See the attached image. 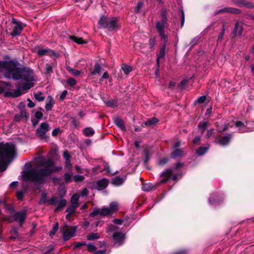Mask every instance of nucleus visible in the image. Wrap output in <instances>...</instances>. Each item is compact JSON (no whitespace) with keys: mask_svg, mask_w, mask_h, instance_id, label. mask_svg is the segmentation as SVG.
<instances>
[{"mask_svg":"<svg viewBox=\"0 0 254 254\" xmlns=\"http://www.w3.org/2000/svg\"><path fill=\"white\" fill-rule=\"evenodd\" d=\"M62 168V166L56 167L52 159H43L40 162L38 166L29 169L23 173V180L24 181L42 184L46 181L48 177Z\"/></svg>","mask_w":254,"mask_h":254,"instance_id":"1","label":"nucleus"},{"mask_svg":"<svg viewBox=\"0 0 254 254\" xmlns=\"http://www.w3.org/2000/svg\"><path fill=\"white\" fill-rule=\"evenodd\" d=\"M13 64L11 66L6 77L14 80L22 79L26 82H34L35 79L33 70L28 67H21L19 66L18 62L13 61Z\"/></svg>","mask_w":254,"mask_h":254,"instance_id":"2","label":"nucleus"},{"mask_svg":"<svg viewBox=\"0 0 254 254\" xmlns=\"http://www.w3.org/2000/svg\"><path fill=\"white\" fill-rule=\"evenodd\" d=\"M162 19L160 21H158L156 23V29L159 36L161 39L164 40V44L160 49L159 54L157 59V63L159 64L160 59H163L165 56V50L166 47V44L168 42V36L165 34L164 28L167 26V19L166 14L165 11L161 13Z\"/></svg>","mask_w":254,"mask_h":254,"instance_id":"3","label":"nucleus"},{"mask_svg":"<svg viewBox=\"0 0 254 254\" xmlns=\"http://www.w3.org/2000/svg\"><path fill=\"white\" fill-rule=\"evenodd\" d=\"M15 153V146L11 143L0 144V169L1 171L5 170V164L10 162Z\"/></svg>","mask_w":254,"mask_h":254,"instance_id":"4","label":"nucleus"},{"mask_svg":"<svg viewBox=\"0 0 254 254\" xmlns=\"http://www.w3.org/2000/svg\"><path fill=\"white\" fill-rule=\"evenodd\" d=\"M34 86V82H26L16 85V89L11 91H6L4 93L5 97H17L25 93L27 90Z\"/></svg>","mask_w":254,"mask_h":254,"instance_id":"5","label":"nucleus"},{"mask_svg":"<svg viewBox=\"0 0 254 254\" xmlns=\"http://www.w3.org/2000/svg\"><path fill=\"white\" fill-rule=\"evenodd\" d=\"M98 26L99 28H104L109 30H113L117 27V19L102 16L98 22Z\"/></svg>","mask_w":254,"mask_h":254,"instance_id":"6","label":"nucleus"},{"mask_svg":"<svg viewBox=\"0 0 254 254\" xmlns=\"http://www.w3.org/2000/svg\"><path fill=\"white\" fill-rule=\"evenodd\" d=\"M118 227L113 225L109 226L107 229V232H113V240L116 242L118 246L123 244L125 238V233L122 231H118Z\"/></svg>","mask_w":254,"mask_h":254,"instance_id":"7","label":"nucleus"},{"mask_svg":"<svg viewBox=\"0 0 254 254\" xmlns=\"http://www.w3.org/2000/svg\"><path fill=\"white\" fill-rule=\"evenodd\" d=\"M61 229L63 233V238L64 240L67 241L71 237L75 236L76 231V227H70L65 225L63 226H62Z\"/></svg>","mask_w":254,"mask_h":254,"instance_id":"8","label":"nucleus"},{"mask_svg":"<svg viewBox=\"0 0 254 254\" xmlns=\"http://www.w3.org/2000/svg\"><path fill=\"white\" fill-rule=\"evenodd\" d=\"M12 23L14 24L13 30L10 35L12 37H14L20 34L24 27L22 23L20 21H17L15 18H12Z\"/></svg>","mask_w":254,"mask_h":254,"instance_id":"9","label":"nucleus"},{"mask_svg":"<svg viewBox=\"0 0 254 254\" xmlns=\"http://www.w3.org/2000/svg\"><path fill=\"white\" fill-rule=\"evenodd\" d=\"M50 126L47 123L41 124L39 127L37 129L36 132L38 136L41 138L45 137L46 133L49 130Z\"/></svg>","mask_w":254,"mask_h":254,"instance_id":"10","label":"nucleus"},{"mask_svg":"<svg viewBox=\"0 0 254 254\" xmlns=\"http://www.w3.org/2000/svg\"><path fill=\"white\" fill-rule=\"evenodd\" d=\"M161 176L167 177V179H163L162 180H161V183H162L166 182L169 179H171L174 181L177 180L179 174H174L173 173V170L170 169L162 172L161 174Z\"/></svg>","mask_w":254,"mask_h":254,"instance_id":"11","label":"nucleus"},{"mask_svg":"<svg viewBox=\"0 0 254 254\" xmlns=\"http://www.w3.org/2000/svg\"><path fill=\"white\" fill-rule=\"evenodd\" d=\"M110 214L111 213L109 208L103 207L101 208H95L93 211L90 213V216L93 217L98 214H100L102 216H106Z\"/></svg>","mask_w":254,"mask_h":254,"instance_id":"12","label":"nucleus"},{"mask_svg":"<svg viewBox=\"0 0 254 254\" xmlns=\"http://www.w3.org/2000/svg\"><path fill=\"white\" fill-rule=\"evenodd\" d=\"M253 123H247L246 126L244 123L241 121H237L236 123V126L238 127H241L240 128V130L241 132H245L247 131H252V129L251 128V126L252 124H253Z\"/></svg>","mask_w":254,"mask_h":254,"instance_id":"13","label":"nucleus"},{"mask_svg":"<svg viewBox=\"0 0 254 254\" xmlns=\"http://www.w3.org/2000/svg\"><path fill=\"white\" fill-rule=\"evenodd\" d=\"M232 138V135L228 134L224 136L221 139H219L218 138H216L215 142L217 144H219L222 146L227 145L230 142Z\"/></svg>","mask_w":254,"mask_h":254,"instance_id":"14","label":"nucleus"},{"mask_svg":"<svg viewBox=\"0 0 254 254\" xmlns=\"http://www.w3.org/2000/svg\"><path fill=\"white\" fill-rule=\"evenodd\" d=\"M222 200V197L218 193L212 194L209 198V202L211 205L218 204Z\"/></svg>","mask_w":254,"mask_h":254,"instance_id":"15","label":"nucleus"},{"mask_svg":"<svg viewBox=\"0 0 254 254\" xmlns=\"http://www.w3.org/2000/svg\"><path fill=\"white\" fill-rule=\"evenodd\" d=\"M13 64V61H0V67L4 68L5 69V76L6 74L9 72L11 66Z\"/></svg>","mask_w":254,"mask_h":254,"instance_id":"16","label":"nucleus"},{"mask_svg":"<svg viewBox=\"0 0 254 254\" xmlns=\"http://www.w3.org/2000/svg\"><path fill=\"white\" fill-rule=\"evenodd\" d=\"M108 184L109 181L107 179H101L96 182V186L95 187L98 190H103L108 186Z\"/></svg>","mask_w":254,"mask_h":254,"instance_id":"17","label":"nucleus"},{"mask_svg":"<svg viewBox=\"0 0 254 254\" xmlns=\"http://www.w3.org/2000/svg\"><path fill=\"white\" fill-rule=\"evenodd\" d=\"M37 54L40 56H43L45 55H56V53L54 51L51 50L50 49H39L37 51Z\"/></svg>","mask_w":254,"mask_h":254,"instance_id":"18","label":"nucleus"},{"mask_svg":"<svg viewBox=\"0 0 254 254\" xmlns=\"http://www.w3.org/2000/svg\"><path fill=\"white\" fill-rule=\"evenodd\" d=\"M102 70V68L101 65L99 64L96 63L94 66L93 69L91 71L90 74L91 76H98L100 74Z\"/></svg>","mask_w":254,"mask_h":254,"instance_id":"19","label":"nucleus"},{"mask_svg":"<svg viewBox=\"0 0 254 254\" xmlns=\"http://www.w3.org/2000/svg\"><path fill=\"white\" fill-rule=\"evenodd\" d=\"M185 153L183 150L180 149H177L172 152L171 157L173 158H177L183 157L185 156Z\"/></svg>","mask_w":254,"mask_h":254,"instance_id":"20","label":"nucleus"},{"mask_svg":"<svg viewBox=\"0 0 254 254\" xmlns=\"http://www.w3.org/2000/svg\"><path fill=\"white\" fill-rule=\"evenodd\" d=\"M242 32L243 29L242 25H240V23L239 22H237L235 25V27L233 31V33L234 35L238 34V35L240 36L242 35Z\"/></svg>","mask_w":254,"mask_h":254,"instance_id":"21","label":"nucleus"},{"mask_svg":"<svg viewBox=\"0 0 254 254\" xmlns=\"http://www.w3.org/2000/svg\"><path fill=\"white\" fill-rule=\"evenodd\" d=\"M115 124L122 130L125 131L126 130V127L124 125L123 121L120 118H117L114 120Z\"/></svg>","mask_w":254,"mask_h":254,"instance_id":"22","label":"nucleus"},{"mask_svg":"<svg viewBox=\"0 0 254 254\" xmlns=\"http://www.w3.org/2000/svg\"><path fill=\"white\" fill-rule=\"evenodd\" d=\"M49 100L46 102L45 109L47 111L52 110L54 105L55 104L54 100L51 97H49Z\"/></svg>","mask_w":254,"mask_h":254,"instance_id":"23","label":"nucleus"},{"mask_svg":"<svg viewBox=\"0 0 254 254\" xmlns=\"http://www.w3.org/2000/svg\"><path fill=\"white\" fill-rule=\"evenodd\" d=\"M69 39L78 44H86L87 43V41L86 40H83L82 38L77 37L74 36H69Z\"/></svg>","mask_w":254,"mask_h":254,"instance_id":"24","label":"nucleus"},{"mask_svg":"<svg viewBox=\"0 0 254 254\" xmlns=\"http://www.w3.org/2000/svg\"><path fill=\"white\" fill-rule=\"evenodd\" d=\"M222 12H228L230 13H240V11L239 9L234 8H225L224 9H222L220 10L217 13Z\"/></svg>","mask_w":254,"mask_h":254,"instance_id":"25","label":"nucleus"},{"mask_svg":"<svg viewBox=\"0 0 254 254\" xmlns=\"http://www.w3.org/2000/svg\"><path fill=\"white\" fill-rule=\"evenodd\" d=\"M209 145H207L206 147H200L196 151V154L198 156H201L204 155L208 150Z\"/></svg>","mask_w":254,"mask_h":254,"instance_id":"26","label":"nucleus"},{"mask_svg":"<svg viewBox=\"0 0 254 254\" xmlns=\"http://www.w3.org/2000/svg\"><path fill=\"white\" fill-rule=\"evenodd\" d=\"M155 186H153L151 184H145L142 187V190L144 191H150L155 190Z\"/></svg>","mask_w":254,"mask_h":254,"instance_id":"27","label":"nucleus"},{"mask_svg":"<svg viewBox=\"0 0 254 254\" xmlns=\"http://www.w3.org/2000/svg\"><path fill=\"white\" fill-rule=\"evenodd\" d=\"M79 198V195L78 194H74L70 199V201L72 205H75L76 206H78V199Z\"/></svg>","mask_w":254,"mask_h":254,"instance_id":"28","label":"nucleus"},{"mask_svg":"<svg viewBox=\"0 0 254 254\" xmlns=\"http://www.w3.org/2000/svg\"><path fill=\"white\" fill-rule=\"evenodd\" d=\"M66 201L65 199H61L58 202L57 207L55 210V211H58L60 209H63L66 205Z\"/></svg>","mask_w":254,"mask_h":254,"instance_id":"29","label":"nucleus"},{"mask_svg":"<svg viewBox=\"0 0 254 254\" xmlns=\"http://www.w3.org/2000/svg\"><path fill=\"white\" fill-rule=\"evenodd\" d=\"M111 213L115 212L118 208V204L116 202H112L109 204L108 207Z\"/></svg>","mask_w":254,"mask_h":254,"instance_id":"30","label":"nucleus"},{"mask_svg":"<svg viewBox=\"0 0 254 254\" xmlns=\"http://www.w3.org/2000/svg\"><path fill=\"white\" fill-rule=\"evenodd\" d=\"M123 182L124 180L123 178L117 176L113 179L112 183L115 186H120L123 184Z\"/></svg>","mask_w":254,"mask_h":254,"instance_id":"31","label":"nucleus"},{"mask_svg":"<svg viewBox=\"0 0 254 254\" xmlns=\"http://www.w3.org/2000/svg\"><path fill=\"white\" fill-rule=\"evenodd\" d=\"M66 68L67 70L73 76H78L80 73V71L73 69L70 66H67Z\"/></svg>","mask_w":254,"mask_h":254,"instance_id":"32","label":"nucleus"},{"mask_svg":"<svg viewBox=\"0 0 254 254\" xmlns=\"http://www.w3.org/2000/svg\"><path fill=\"white\" fill-rule=\"evenodd\" d=\"M83 132L87 136H92L94 133V130L91 127H87L83 129Z\"/></svg>","mask_w":254,"mask_h":254,"instance_id":"33","label":"nucleus"},{"mask_svg":"<svg viewBox=\"0 0 254 254\" xmlns=\"http://www.w3.org/2000/svg\"><path fill=\"white\" fill-rule=\"evenodd\" d=\"M99 238V235L97 233H92L89 234L87 236L88 240H94Z\"/></svg>","mask_w":254,"mask_h":254,"instance_id":"34","label":"nucleus"},{"mask_svg":"<svg viewBox=\"0 0 254 254\" xmlns=\"http://www.w3.org/2000/svg\"><path fill=\"white\" fill-rule=\"evenodd\" d=\"M158 122V120L155 118H152L145 123V125L147 126H151Z\"/></svg>","mask_w":254,"mask_h":254,"instance_id":"35","label":"nucleus"},{"mask_svg":"<svg viewBox=\"0 0 254 254\" xmlns=\"http://www.w3.org/2000/svg\"><path fill=\"white\" fill-rule=\"evenodd\" d=\"M208 123L206 122H203L200 123L198 126L199 129L201 130V133H203L205 129L207 127Z\"/></svg>","mask_w":254,"mask_h":254,"instance_id":"36","label":"nucleus"},{"mask_svg":"<svg viewBox=\"0 0 254 254\" xmlns=\"http://www.w3.org/2000/svg\"><path fill=\"white\" fill-rule=\"evenodd\" d=\"M235 2L239 6L249 7L250 5L244 0H236Z\"/></svg>","mask_w":254,"mask_h":254,"instance_id":"37","label":"nucleus"},{"mask_svg":"<svg viewBox=\"0 0 254 254\" xmlns=\"http://www.w3.org/2000/svg\"><path fill=\"white\" fill-rule=\"evenodd\" d=\"M122 68L124 73L127 75L132 70L131 67L127 65L126 64H123L122 66Z\"/></svg>","mask_w":254,"mask_h":254,"instance_id":"38","label":"nucleus"},{"mask_svg":"<svg viewBox=\"0 0 254 254\" xmlns=\"http://www.w3.org/2000/svg\"><path fill=\"white\" fill-rule=\"evenodd\" d=\"M54 65L52 64H47L45 66L46 73L47 74H50L53 72V68Z\"/></svg>","mask_w":254,"mask_h":254,"instance_id":"39","label":"nucleus"},{"mask_svg":"<svg viewBox=\"0 0 254 254\" xmlns=\"http://www.w3.org/2000/svg\"><path fill=\"white\" fill-rule=\"evenodd\" d=\"M78 206H76L75 205H71L69 207H68L67 209H66V211L68 213V215H71L72 214H73L75 210V209Z\"/></svg>","mask_w":254,"mask_h":254,"instance_id":"40","label":"nucleus"},{"mask_svg":"<svg viewBox=\"0 0 254 254\" xmlns=\"http://www.w3.org/2000/svg\"><path fill=\"white\" fill-rule=\"evenodd\" d=\"M58 229H59V224L58 223H56L54 225L52 230L50 232V236H53L56 233V232L58 231Z\"/></svg>","mask_w":254,"mask_h":254,"instance_id":"41","label":"nucleus"},{"mask_svg":"<svg viewBox=\"0 0 254 254\" xmlns=\"http://www.w3.org/2000/svg\"><path fill=\"white\" fill-rule=\"evenodd\" d=\"M35 98L39 102L44 100V97L42 95L41 92H39L34 95Z\"/></svg>","mask_w":254,"mask_h":254,"instance_id":"42","label":"nucleus"},{"mask_svg":"<svg viewBox=\"0 0 254 254\" xmlns=\"http://www.w3.org/2000/svg\"><path fill=\"white\" fill-rule=\"evenodd\" d=\"M64 179L66 183H69L72 181L71 175L69 173H66L64 175Z\"/></svg>","mask_w":254,"mask_h":254,"instance_id":"43","label":"nucleus"},{"mask_svg":"<svg viewBox=\"0 0 254 254\" xmlns=\"http://www.w3.org/2000/svg\"><path fill=\"white\" fill-rule=\"evenodd\" d=\"M84 179V177L82 175H75L73 178V180L75 182H82Z\"/></svg>","mask_w":254,"mask_h":254,"instance_id":"44","label":"nucleus"},{"mask_svg":"<svg viewBox=\"0 0 254 254\" xmlns=\"http://www.w3.org/2000/svg\"><path fill=\"white\" fill-rule=\"evenodd\" d=\"M10 233L12 235H14L11 237V239H15L17 237L18 234L17 228H16L15 227H13L11 229Z\"/></svg>","mask_w":254,"mask_h":254,"instance_id":"45","label":"nucleus"},{"mask_svg":"<svg viewBox=\"0 0 254 254\" xmlns=\"http://www.w3.org/2000/svg\"><path fill=\"white\" fill-rule=\"evenodd\" d=\"M216 126L217 127V129L219 132H223V131H225L226 130H227L228 128V127L227 125H224V126H223L222 127H219L217 125V123H216Z\"/></svg>","mask_w":254,"mask_h":254,"instance_id":"46","label":"nucleus"},{"mask_svg":"<svg viewBox=\"0 0 254 254\" xmlns=\"http://www.w3.org/2000/svg\"><path fill=\"white\" fill-rule=\"evenodd\" d=\"M67 83L70 86H73L76 83V81L74 78H69L67 80Z\"/></svg>","mask_w":254,"mask_h":254,"instance_id":"47","label":"nucleus"},{"mask_svg":"<svg viewBox=\"0 0 254 254\" xmlns=\"http://www.w3.org/2000/svg\"><path fill=\"white\" fill-rule=\"evenodd\" d=\"M87 248L88 251H89L90 252H94L96 250V248L95 246V245L91 243L88 244L87 245Z\"/></svg>","mask_w":254,"mask_h":254,"instance_id":"48","label":"nucleus"},{"mask_svg":"<svg viewBox=\"0 0 254 254\" xmlns=\"http://www.w3.org/2000/svg\"><path fill=\"white\" fill-rule=\"evenodd\" d=\"M143 5V3L141 1L138 2L136 6L134 8V11L136 13H139L140 12V9Z\"/></svg>","mask_w":254,"mask_h":254,"instance_id":"49","label":"nucleus"},{"mask_svg":"<svg viewBox=\"0 0 254 254\" xmlns=\"http://www.w3.org/2000/svg\"><path fill=\"white\" fill-rule=\"evenodd\" d=\"M43 115L41 112L37 111L35 114V117L37 119V122L43 118Z\"/></svg>","mask_w":254,"mask_h":254,"instance_id":"50","label":"nucleus"},{"mask_svg":"<svg viewBox=\"0 0 254 254\" xmlns=\"http://www.w3.org/2000/svg\"><path fill=\"white\" fill-rule=\"evenodd\" d=\"M47 202V194L45 193H43L42 195V197L40 201V203H45Z\"/></svg>","mask_w":254,"mask_h":254,"instance_id":"51","label":"nucleus"},{"mask_svg":"<svg viewBox=\"0 0 254 254\" xmlns=\"http://www.w3.org/2000/svg\"><path fill=\"white\" fill-rule=\"evenodd\" d=\"M206 100V96H202L199 97L197 100L195 101L196 103H204Z\"/></svg>","mask_w":254,"mask_h":254,"instance_id":"52","label":"nucleus"},{"mask_svg":"<svg viewBox=\"0 0 254 254\" xmlns=\"http://www.w3.org/2000/svg\"><path fill=\"white\" fill-rule=\"evenodd\" d=\"M25 193V190H19L17 192V197L18 199H22L23 197L24 194Z\"/></svg>","mask_w":254,"mask_h":254,"instance_id":"53","label":"nucleus"},{"mask_svg":"<svg viewBox=\"0 0 254 254\" xmlns=\"http://www.w3.org/2000/svg\"><path fill=\"white\" fill-rule=\"evenodd\" d=\"M63 157L65 161L70 160V156L67 151L64 152Z\"/></svg>","mask_w":254,"mask_h":254,"instance_id":"54","label":"nucleus"},{"mask_svg":"<svg viewBox=\"0 0 254 254\" xmlns=\"http://www.w3.org/2000/svg\"><path fill=\"white\" fill-rule=\"evenodd\" d=\"M168 161L169 159L168 158H164L160 160L158 163L160 165H163L167 163L168 162Z\"/></svg>","mask_w":254,"mask_h":254,"instance_id":"55","label":"nucleus"},{"mask_svg":"<svg viewBox=\"0 0 254 254\" xmlns=\"http://www.w3.org/2000/svg\"><path fill=\"white\" fill-rule=\"evenodd\" d=\"M214 131V128H210V129L208 130L207 131V133L205 136L206 138H208L210 137V136L212 135Z\"/></svg>","mask_w":254,"mask_h":254,"instance_id":"56","label":"nucleus"},{"mask_svg":"<svg viewBox=\"0 0 254 254\" xmlns=\"http://www.w3.org/2000/svg\"><path fill=\"white\" fill-rule=\"evenodd\" d=\"M85 245H86V244L85 242H78L75 244V246H74V249H75L80 247H81L83 246H85Z\"/></svg>","mask_w":254,"mask_h":254,"instance_id":"57","label":"nucleus"},{"mask_svg":"<svg viewBox=\"0 0 254 254\" xmlns=\"http://www.w3.org/2000/svg\"><path fill=\"white\" fill-rule=\"evenodd\" d=\"M200 141V137L199 136H196L192 140V143L194 144H198Z\"/></svg>","mask_w":254,"mask_h":254,"instance_id":"58","label":"nucleus"},{"mask_svg":"<svg viewBox=\"0 0 254 254\" xmlns=\"http://www.w3.org/2000/svg\"><path fill=\"white\" fill-rule=\"evenodd\" d=\"M109 77V75L107 72H104L100 79V80L103 81L104 79H108Z\"/></svg>","mask_w":254,"mask_h":254,"instance_id":"59","label":"nucleus"},{"mask_svg":"<svg viewBox=\"0 0 254 254\" xmlns=\"http://www.w3.org/2000/svg\"><path fill=\"white\" fill-rule=\"evenodd\" d=\"M60 129L59 128H55L52 131V135L56 136L60 132Z\"/></svg>","mask_w":254,"mask_h":254,"instance_id":"60","label":"nucleus"},{"mask_svg":"<svg viewBox=\"0 0 254 254\" xmlns=\"http://www.w3.org/2000/svg\"><path fill=\"white\" fill-rule=\"evenodd\" d=\"M182 15L181 26H183L185 22V13L183 9H181Z\"/></svg>","mask_w":254,"mask_h":254,"instance_id":"61","label":"nucleus"},{"mask_svg":"<svg viewBox=\"0 0 254 254\" xmlns=\"http://www.w3.org/2000/svg\"><path fill=\"white\" fill-rule=\"evenodd\" d=\"M106 104L108 106L112 107L116 106V104L113 101H109L107 102Z\"/></svg>","mask_w":254,"mask_h":254,"instance_id":"62","label":"nucleus"},{"mask_svg":"<svg viewBox=\"0 0 254 254\" xmlns=\"http://www.w3.org/2000/svg\"><path fill=\"white\" fill-rule=\"evenodd\" d=\"M88 194V190L87 189L85 188L84 189L81 191V195L82 196H85L86 195Z\"/></svg>","mask_w":254,"mask_h":254,"instance_id":"63","label":"nucleus"},{"mask_svg":"<svg viewBox=\"0 0 254 254\" xmlns=\"http://www.w3.org/2000/svg\"><path fill=\"white\" fill-rule=\"evenodd\" d=\"M113 222L115 224L121 225L123 223V220L118 219H115L113 220Z\"/></svg>","mask_w":254,"mask_h":254,"instance_id":"64","label":"nucleus"}]
</instances>
